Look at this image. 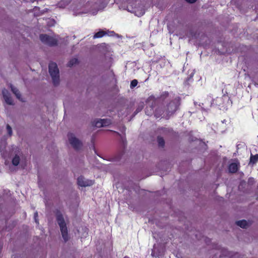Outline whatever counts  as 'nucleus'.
Wrapping results in <instances>:
<instances>
[{"label":"nucleus","mask_w":258,"mask_h":258,"mask_svg":"<svg viewBox=\"0 0 258 258\" xmlns=\"http://www.w3.org/2000/svg\"><path fill=\"white\" fill-rule=\"evenodd\" d=\"M236 224L242 228H246L248 226L247 222L245 220L237 221Z\"/></svg>","instance_id":"obj_11"},{"label":"nucleus","mask_w":258,"mask_h":258,"mask_svg":"<svg viewBox=\"0 0 258 258\" xmlns=\"http://www.w3.org/2000/svg\"><path fill=\"white\" fill-rule=\"evenodd\" d=\"M107 33L106 32L101 30L94 35L93 38L95 39L101 38L103 37L104 35H105Z\"/></svg>","instance_id":"obj_13"},{"label":"nucleus","mask_w":258,"mask_h":258,"mask_svg":"<svg viewBox=\"0 0 258 258\" xmlns=\"http://www.w3.org/2000/svg\"><path fill=\"white\" fill-rule=\"evenodd\" d=\"M113 132H114V133L116 134L117 135H118V136H121V135H120V134L119 133L117 132L113 131Z\"/></svg>","instance_id":"obj_24"},{"label":"nucleus","mask_w":258,"mask_h":258,"mask_svg":"<svg viewBox=\"0 0 258 258\" xmlns=\"http://www.w3.org/2000/svg\"><path fill=\"white\" fill-rule=\"evenodd\" d=\"M68 137L70 144L75 150H79L82 146L81 142L77 139L73 133H69L68 134Z\"/></svg>","instance_id":"obj_5"},{"label":"nucleus","mask_w":258,"mask_h":258,"mask_svg":"<svg viewBox=\"0 0 258 258\" xmlns=\"http://www.w3.org/2000/svg\"><path fill=\"white\" fill-rule=\"evenodd\" d=\"M150 108H151V110H153V107L151 106Z\"/></svg>","instance_id":"obj_28"},{"label":"nucleus","mask_w":258,"mask_h":258,"mask_svg":"<svg viewBox=\"0 0 258 258\" xmlns=\"http://www.w3.org/2000/svg\"><path fill=\"white\" fill-rule=\"evenodd\" d=\"M179 104L178 100H174L171 101L166 106H164L165 110L164 118L169 119L178 109Z\"/></svg>","instance_id":"obj_2"},{"label":"nucleus","mask_w":258,"mask_h":258,"mask_svg":"<svg viewBox=\"0 0 258 258\" xmlns=\"http://www.w3.org/2000/svg\"><path fill=\"white\" fill-rule=\"evenodd\" d=\"M185 1L190 4L194 3L197 1V0H185Z\"/></svg>","instance_id":"obj_23"},{"label":"nucleus","mask_w":258,"mask_h":258,"mask_svg":"<svg viewBox=\"0 0 258 258\" xmlns=\"http://www.w3.org/2000/svg\"><path fill=\"white\" fill-rule=\"evenodd\" d=\"M20 158L18 155H16L12 159V162L13 165L17 166L20 163Z\"/></svg>","instance_id":"obj_15"},{"label":"nucleus","mask_w":258,"mask_h":258,"mask_svg":"<svg viewBox=\"0 0 258 258\" xmlns=\"http://www.w3.org/2000/svg\"><path fill=\"white\" fill-rule=\"evenodd\" d=\"M139 111V109H137L136 110V111L135 112V113H137Z\"/></svg>","instance_id":"obj_26"},{"label":"nucleus","mask_w":258,"mask_h":258,"mask_svg":"<svg viewBox=\"0 0 258 258\" xmlns=\"http://www.w3.org/2000/svg\"><path fill=\"white\" fill-rule=\"evenodd\" d=\"M3 95L6 102L9 105H13V101L8 91L5 89L3 90Z\"/></svg>","instance_id":"obj_9"},{"label":"nucleus","mask_w":258,"mask_h":258,"mask_svg":"<svg viewBox=\"0 0 258 258\" xmlns=\"http://www.w3.org/2000/svg\"><path fill=\"white\" fill-rule=\"evenodd\" d=\"M48 71L51 76L54 86H57L59 83V70L55 62H51L48 66Z\"/></svg>","instance_id":"obj_3"},{"label":"nucleus","mask_w":258,"mask_h":258,"mask_svg":"<svg viewBox=\"0 0 258 258\" xmlns=\"http://www.w3.org/2000/svg\"><path fill=\"white\" fill-rule=\"evenodd\" d=\"M165 110L164 106H159L156 108L154 111V116L156 118L162 117L164 118V114H165Z\"/></svg>","instance_id":"obj_8"},{"label":"nucleus","mask_w":258,"mask_h":258,"mask_svg":"<svg viewBox=\"0 0 258 258\" xmlns=\"http://www.w3.org/2000/svg\"><path fill=\"white\" fill-rule=\"evenodd\" d=\"M146 113H147V114L148 115H150V113H148V111H147V110L146 111Z\"/></svg>","instance_id":"obj_25"},{"label":"nucleus","mask_w":258,"mask_h":258,"mask_svg":"<svg viewBox=\"0 0 258 258\" xmlns=\"http://www.w3.org/2000/svg\"><path fill=\"white\" fill-rule=\"evenodd\" d=\"M79 62L78 59L76 58L71 59L68 63L67 66L69 67H72L74 64H77Z\"/></svg>","instance_id":"obj_16"},{"label":"nucleus","mask_w":258,"mask_h":258,"mask_svg":"<svg viewBox=\"0 0 258 258\" xmlns=\"http://www.w3.org/2000/svg\"><path fill=\"white\" fill-rule=\"evenodd\" d=\"M11 88L12 92L15 95V96L18 99L20 100L21 94L19 90L14 86H13L12 85L11 86Z\"/></svg>","instance_id":"obj_10"},{"label":"nucleus","mask_w":258,"mask_h":258,"mask_svg":"<svg viewBox=\"0 0 258 258\" xmlns=\"http://www.w3.org/2000/svg\"><path fill=\"white\" fill-rule=\"evenodd\" d=\"M157 142L158 146L161 147H164L165 145V141L163 137L158 136L157 137Z\"/></svg>","instance_id":"obj_17"},{"label":"nucleus","mask_w":258,"mask_h":258,"mask_svg":"<svg viewBox=\"0 0 258 258\" xmlns=\"http://www.w3.org/2000/svg\"><path fill=\"white\" fill-rule=\"evenodd\" d=\"M39 38L42 43L49 46H55L57 45V39L47 34H40Z\"/></svg>","instance_id":"obj_4"},{"label":"nucleus","mask_w":258,"mask_h":258,"mask_svg":"<svg viewBox=\"0 0 258 258\" xmlns=\"http://www.w3.org/2000/svg\"><path fill=\"white\" fill-rule=\"evenodd\" d=\"M258 162V154L254 155L251 154L250 157L249 163L252 165L256 164Z\"/></svg>","instance_id":"obj_12"},{"label":"nucleus","mask_w":258,"mask_h":258,"mask_svg":"<svg viewBox=\"0 0 258 258\" xmlns=\"http://www.w3.org/2000/svg\"><path fill=\"white\" fill-rule=\"evenodd\" d=\"M55 214L56 221L60 227L62 237L64 242H67L69 240L68 230L63 216L61 212L58 210L55 212Z\"/></svg>","instance_id":"obj_1"},{"label":"nucleus","mask_w":258,"mask_h":258,"mask_svg":"<svg viewBox=\"0 0 258 258\" xmlns=\"http://www.w3.org/2000/svg\"><path fill=\"white\" fill-rule=\"evenodd\" d=\"M37 216H38V213L37 212H36L34 214V218H35V222L36 223H38V221L36 218L37 217Z\"/></svg>","instance_id":"obj_22"},{"label":"nucleus","mask_w":258,"mask_h":258,"mask_svg":"<svg viewBox=\"0 0 258 258\" xmlns=\"http://www.w3.org/2000/svg\"><path fill=\"white\" fill-rule=\"evenodd\" d=\"M222 100V98L221 97H217L215 99H213L212 105H216V106H219L220 104H218L217 102H221Z\"/></svg>","instance_id":"obj_19"},{"label":"nucleus","mask_w":258,"mask_h":258,"mask_svg":"<svg viewBox=\"0 0 258 258\" xmlns=\"http://www.w3.org/2000/svg\"><path fill=\"white\" fill-rule=\"evenodd\" d=\"M92 126H95L97 127H101L103 126L102 121H101V119L97 120H94L92 122Z\"/></svg>","instance_id":"obj_14"},{"label":"nucleus","mask_w":258,"mask_h":258,"mask_svg":"<svg viewBox=\"0 0 258 258\" xmlns=\"http://www.w3.org/2000/svg\"><path fill=\"white\" fill-rule=\"evenodd\" d=\"M240 167V163L237 160L235 162L231 163L228 166L229 172L231 173H235Z\"/></svg>","instance_id":"obj_7"},{"label":"nucleus","mask_w":258,"mask_h":258,"mask_svg":"<svg viewBox=\"0 0 258 258\" xmlns=\"http://www.w3.org/2000/svg\"><path fill=\"white\" fill-rule=\"evenodd\" d=\"M102 121L103 126H107L111 123V120L110 119H101Z\"/></svg>","instance_id":"obj_18"},{"label":"nucleus","mask_w":258,"mask_h":258,"mask_svg":"<svg viewBox=\"0 0 258 258\" xmlns=\"http://www.w3.org/2000/svg\"><path fill=\"white\" fill-rule=\"evenodd\" d=\"M77 183L80 186L86 187L92 185L93 182L90 180H85L83 176H81L78 178Z\"/></svg>","instance_id":"obj_6"},{"label":"nucleus","mask_w":258,"mask_h":258,"mask_svg":"<svg viewBox=\"0 0 258 258\" xmlns=\"http://www.w3.org/2000/svg\"><path fill=\"white\" fill-rule=\"evenodd\" d=\"M139 111V109H137L136 110V111L135 112V113H137Z\"/></svg>","instance_id":"obj_27"},{"label":"nucleus","mask_w":258,"mask_h":258,"mask_svg":"<svg viewBox=\"0 0 258 258\" xmlns=\"http://www.w3.org/2000/svg\"><path fill=\"white\" fill-rule=\"evenodd\" d=\"M138 83V82L137 80L134 79V80H132L131 82L130 88L131 89L135 88V87H136L137 86Z\"/></svg>","instance_id":"obj_20"},{"label":"nucleus","mask_w":258,"mask_h":258,"mask_svg":"<svg viewBox=\"0 0 258 258\" xmlns=\"http://www.w3.org/2000/svg\"><path fill=\"white\" fill-rule=\"evenodd\" d=\"M7 130L9 136H11L12 135V130L11 127L9 124H7Z\"/></svg>","instance_id":"obj_21"},{"label":"nucleus","mask_w":258,"mask_h":258,"mask_svg":"<svg viewBox=\"0 0 258 258\" xmlns=\"http://www.w3.org/2000/svg\"><path fill=\"white\" fill-rule=\"evenodd\" d=\"M124 258H129L128 257L125 256Z\"/></svg>","instance_id":"obj_29"}]
</instances>
